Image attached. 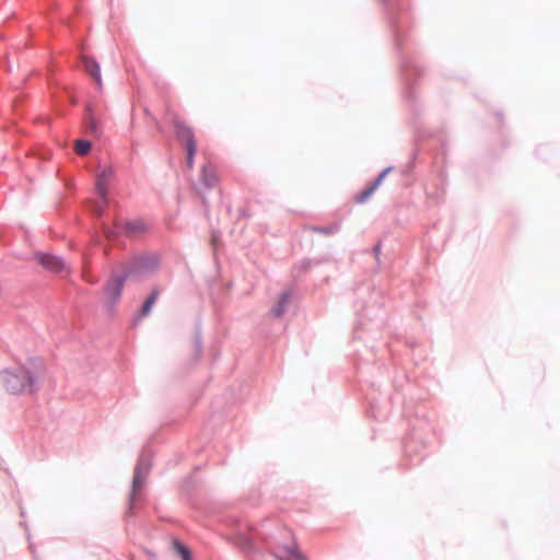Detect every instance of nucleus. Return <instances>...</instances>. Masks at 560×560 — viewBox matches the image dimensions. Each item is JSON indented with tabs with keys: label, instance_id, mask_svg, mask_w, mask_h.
I'll list each match as a JSON object with an SVG mask.
<instances>
[{
	"label": "nucleus",
	"instance_id": "f257e3e1",
	"mask_svg": "<svg viewBox=\"0 0 560 560\" xmlns=\"http://www.w3.org/2000/svg\"><path fill=\"white\" fill-rule=\"evenodd\" d=\"M2 380L5 389L11 394L32 393L38 382V378L24 368L5 371Z\"/></svg>",
	"mask_w": 560,
	"mask_h": 560
},
{
	"label": "nucleus",
	"instance_id": "f03ea898",
	"mask_svg": "<svg viewBox=\"0 0 560 560\" xmlns=\"http://www.w3.org/2000/svg\"><path fill=\"white\" fill-rule=\"evenodd\" d=\"M175 128L177 132V137L185 144L187 151L186 164L188 168H192L194 166V158L197 151V145L194 137L192 130L185 126L180 121H175Z\"/></svg>",
	"mask_w": 560,
	"mask_h": 560
},
{
	"label": "nucleus",
	"instance_id": "7ed1b4c3",
	"mask_svg": "<svg viewBox=\"0 0 560 560\" xmlns=\"http://www.w3.org/2000/svg\"><path fill=\"white\" fill-rule=\"evenodd\" d=\"M36 259L44 268L56 273H68L66 264L58 257L48 254H37Z\"/></svg>",
	"mask_w": 560,
	"mask_h": 560
},
{
	"label": "nucleus",
	"instance_id": "20e7f679",
	"mask_svg": "<svg viewBox=\"0 0 560 560\" xmlns=\"http://www.w3.org/2000/svg\"><path fill=\"white\" fill-rule=\"evenodd\" d=\"M149 469H150V466L144 465L142 463L136 468L135 475H133V481H132V492L130 495L131 502L135 500V497L137 495V493L141 489V487L143 486L147 475L149 472Z\"/></svg>",
	"mask_w": 560,
	"mask_h": 560
},
{
	"label": "nucleus",
	"instance_id": "39448f33",
	"mask_svg": "<svg viewBox=\"0 0 560 560\" xmlns=\"http://www.w3.org/2000/svg\"><path fill=\"white\" fill-rule=\"evenodd\" d=\"M277 557L280 560H306L294 541L288 546L279 547Z\"/></svg>",
	"mask_w": 560,
	"mask_h": 560
},
{
	"label": "nucleus",
	"instance_id": "423d86ee",
	"mask_svg": "<svg viewBox=\"0 0 560 560\" xmlns=\"http://www.w3.org/2000/svg\"><path fill=\"white\" fill-rule=\"evenodd\" d=\"M129 275H130L129 272H126L124 278L117 277V278L112 279L107 283L105 291H106V294L109 296V299L116 300L117 298H119V295L121 293L124 280L126 278H128Z\"/></svg>",
	"mask_w": 560,
	"mask_h": 560
},
{
	"label": "nucleus",
	"instance_id": "0eeeda50",
	"mask_svg": "<svg viewBox=\"0 0 560 560\" xmlns=\"http://www.w3.org/2000/svg\"><path fill=\"white\" fill-rule=\"evenodd\" d=\"M113 172L110 168H104L97 176L96 180V191L102 197L103 200L106 198L107 194V182L110 178Z\"/></svg>",
	"mask_w": 560,
	"mask_h": 560
},
{
	"label": "nucleus",
	"instance_id": "6e6552de",
	"mask_svg": "<svg viewBox=\"0 0 560 560\" xmlns=\"http://www.w3.org/2000/svg\"><path fill=\"white\" fill-rule=\"evenodd\" d=\"M82 62L85 71L94 79L98 85H101V71L98 63L90 57H83Z\"/></svg>",
	"mask_w": 560,
	"mask_h": 560
},
{
	"label": "nucleus",
	"instance_id": "1a4fd4ad",
	"mask_svg": "<svg viewBox=\"0 0 560 560\" xmlns=\"http://www.w3.org/2000/svg\"><path fill=\"white\" fill-rule=\"evenodd\" d=\"M387 170L383 171L378 177L376 178V180L370 186L368 187L365 190H363L361 192V195L358 197V201L359 202H363L365 201L376 189L377 187L381 185L382 180L384 179V177L386 176L387 174Z\"/></svg>",
	"mask_w": 560,
	"mask_h": 560
},
{
	"label": "nucleus",
	"instance_id": "9d476101",
	"mask_svg": "<svg viewBox=\"0 0 560 560\" xmlns=\"http://www.w3.org/2000/svg\"><path fill=\"white\" fill-rule=\"evenodd\" d=\"M201 180L207 187H213L218 182L214 168L211 166H205L201 172Z\"/></svg>",
	"mask_w": 560,
	"mask_h": 560
},
{
	"label": "nucleus",
	"instance_id": "9b49d317",
	"mask_svg": "<svg viewBox=\"0 0 560 560\" xmlns=\"http://www.w3.org/2000/svg\"><path fill=\"white\" fill-rule=\"evenodd\" d=\"M159 294H160V292H159L158 289H154L152 291V293L149 295V298L145 300V302H144V304L142 306V310H141V315L142 316H145V315H148L151 312L154 303L156 302V300L159 298Z\"/></svg>",
	"mask_w": 560,
	"mask_h": 560
},
{
	"label": "nucleus",
	"instance_id": "f8f14e48",
	"mask_svg": "<svg viewBox=\"0 0 560 560\" xmlns=\"http://www.w3.org/2000/svg\"><path fill=\"white\" fill-rule=\"evenodd\" d=\"M289 301H290L289 293H283L280 296V300L278 301L277 305L272 308L273 315L277 317L281 316L284 313V311L289 304Z\"/></svg>",
	"mask_w": 560,
	"mask_h": 560
},
{
	"label": "nucleus",
	"instance_id": "ddd939ff",
	"mask_svg": "<svg viewBox=\"0 0 560 560\" xmlns=\"http://www.w3.org/2000/svg\"><path fill=\"white\" fill-rule=\"evenodd\" d=\"M173 548L180 556L182 560H192L190 550L184 546L180 541L174 540Z\"/></svg>",
	"mask_w": 560,
	"mask_h": 560
},
{
	"label": "nucleus",
	"instance_id": "4468645a",
	"mask_svg": "<svg viewBox=\"0 0 560 560\" xmlns=\"http://www.w3.org/2000/svg\"><path fill=\"white\" fill-rule=\"evenodd\" d=\"M122 229L128 234L139 233L144 230V224L140 221L127 222Z\"/></svg>",
	"mask_w": 560,
	"mask_h": 560
},
{
	"label": "nucleus",
	"instance_id": "2eb2a0df",
	"mask_svg": "<svg viewBox=\"0 0 560 560\" xmlns=\"http://www.w3.org/2000/svg\"><path fill=\"white\" fill-rule=\"evenodd\" d=\"M91 150V142L88 140H77L74 151L79 155H85Z\"/></svg>",
	"mask_w": 560,
	"mask_h": 560
},
{
	"label": "nucleus",
	"instance_id": "dca6fc26",
	"mask_svg": "<svg viewBox=\"0 0 560 560\" xmlns=\"http://www.w3.org/2000/svg\"><path fill=\"white\" fill-rule=\"evenodd\" d=\"M88 125L91 129L92 132H96L97 130V125H96V121L95 119L92 117L91 113L89 112V118H88Z\"/></svg>",
	"mask_w": 560,
	"mask_h": 560
}]
</instances>
